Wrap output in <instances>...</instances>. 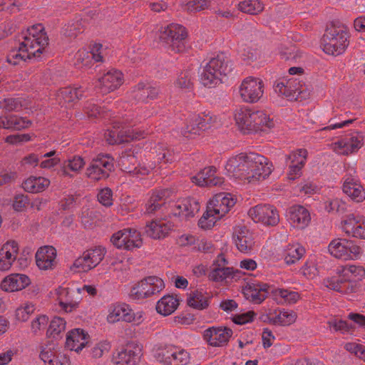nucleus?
<instances>
[{
    "instance_id": "69168bd1",
    "label": "nucleus",
    "mask_w": 365,
    "mask_h": 365,
    "mask_svg": "<svg viewBox=\"0 0 365 365\" xmlns=\"http://www.w3.org/2000/svg\"><path fill=\"white\" fill-rule=\"evenodd\" d=\"M35 310L33 304H26L23 307L18 308L16 311V317L19 321L26 322L29 319L30 314Z\"/></svg>"
},
{
    "instance_id": "774afa93",
    "label": "nucleus",
    "mask_w": 365,
    "mask_h": 365,
    "mask_svg": "<svg viewBox=\"0 0 365 365\" xmlns=\"http://www.w3.org/2000/svg\"><path fill=\"white\" fill-rule=\"evenodd\" d=\"M29 203V200L27 195L20 194L14 197L13 202V207L16 211H21Z\"/></svg>"
},
{
    "instance_id": "7c9ffc66",
    "label": "nucleus",
    "mask_w": 365,
    "mask_h": 365,
    "mask_svg": "<svg viewBox=\"0 0 365 365\" xmlns=\"http://www.w3.org/2000/svg\"><path fill=\"white\" fill-rule=\"evenodd\" d=\"M105 138L110 145L121 144L133 140L136 138V133L133 128H123L120 131L107 130Z\"/></svg>"
},
{
    "instance_id": "c756f323",
    "label": "nucleus",
    "mask_w": 365,
    "mask_h": 365,
    "mask_svg": "<svg viewBox=\"0 0 365 365\" xmlns=\"http://www.w3.org/2000/svg\"><path fill=\"white\" fill-rule=\"evenodd\" d=\"M342 190L356 202H361L365 200V189L357 180L351 177L345 179L342 185Z\"/></svg>"
},
{
    "instance_id": "052dcab7",
    "label": "nucleus",
    "mask_w": 365,
    "mask_h": 365,
    "mask_svg": "<svg viewBox=\"0 0 365 365\" xmlns=\"http://www.w3.org/2000/svg\"><path fill=\"white\" fill-rule=\"evenodd\" d=\"M245 294L257 304L261 303L267 298L265 293L258 290V287H252V284H250L249 287L245 289Z\"/></svg>"
},
{
    "instance_id": "0eeeda50",
    "label": "nucleus",
    "mask_w": 365,
    "mask_h": 365,
    "mask_svg": "<svg viewBox=\"0 0 365 365\" xmlns=\"http://www.w3.org/2000/svg\"><path fill=\"white\" fill-rule=\"evenodd\" d=\"M173 192L174 190L169 188L154 191L145 205V214H154L161 210L164 212V217H161L164 220H168L171 215H184L185 217V211H184L182 206V200L174 205L175 207L178 210V212L175 210L169 211V208L171 206L170 203H168L167 200L171 197Z\"/></svg>"
},
{
    "instance_id": "2f4dec72",
    "label": "nucleus",
    "mask_w": 365,
    "mask_h": 365,
    "mask_svg": "<svg viewBox=\"0 0 365 365\" xmlns=\"http://www.w3.org/2000/svg\"><path fill=\"white\" fill-rule=\"evenodd\" d=\"M56 294L60 307L66 312H71L78 307V303L73 300L68 288L59 287Z\"/></svg>"
},
{
    "instance_id": "ea45409f",
    "label": "nucleus",
    "mask_w": 365,
    "mask_h": 365,
    "mask_svg": "<svg viewBox=\"0 0 365 365\" xmlns=\"http://www.w3.org/2000/svg\"><path fill=\"white\" fill-rule=\"evenodd\" d=\"M187 304L194 309L202 310L208 307V298L202 292H191L187 299Z\"/></svg>"
},
{
    "instance_id": "393cba45",
    "label": "nucleus",
    "mask_w": 365,
    "mask_h": 365,
    "mask_svg": "<svg viewBox=\"0 0 365 365\" xmlns=\"http://www.w3.org/2000/svg\"><path fill=\"white\" fill-rule=\"evenodd\" d=\"M287 217L292 226L299 229L305 228L311 220L309 211L301 205H294L289 207Z\"/></svg>"
},
{
    "instance_id": "e433bc0d",
    "label": "nucleus",
    "mask_w": 365,
    "mask_h": 365,
    "mask_svg": "<svg viewBox=\"0 0 365 365\" xmlns=\"http://www.w3.org/2000/svg\"><path fill=\"white\" fill-rule=\"evenodd\" d=\"M305 253V249L299 244L289 245L284 250V262L290 265L299 261Z\"/></svg>"
},
{
    "instance_id": "6ab92c4d",
    "label": "nucleus",
    "mask_w": 365,
    "mask_h": 365,
    "mask_svg": "<svg viewBox=\"0 0 365 365\" xmlns=\"http://www.w3.org/2000/svg\"><path fill=\"white\" fill-rule=\"evenodd\" d=\"M136 241V230L134 228L123 229L110 237V242L115 247L126 250H132L137 247Z\"/></svg>"
},
{
    "instance_id": "4c0bfd02",
    "label": "nucleus",
    "mask_w": 365,
    "mask_h": 365,
    "mask_svg": "<svg viewBox=\"0 0 365 365\" xmlns=\"http://www.w3.org/2000/svg\"><path fill=\"white\" fill-rule=\"evenodd\" d=\"M137 158L135 155V148H127L120 156V164L124 171L127 173L134 172L137 167Z\"/></svg>"
},
{
    "instance_id": "ddd939ff",
    "label": "nucleus",
    "mask_w": 365,
    "mask_h": 365,
    "mask_svg": "<svg viewBox=\"0 0 365 365\" xmlns=\"http://www.w3.org/2000/svg\"><path fill=\"white\" fill-rule=\"evenodd\" d=\"M156 358L164 365H187L190 362V354L184 349L168 346L158 349Z\"/></svg>"
},
{
    "instance_id": "bf43d9fd",
    "label": "nucleus",
    "mask_w": 365,
    "mask_h": 365,
    "mask_svg": "<svg viewBox=\"0 0 365 365\" xmlns=\"http://www.w3.org/2000/svg\"><path fill=\"white\" fill-rule=\"evenodd\" d=\"M301 93L299 88L297 87L296 80H289L286 82L284 93H282V96L292 100L297 99Z\"/></svg>"
},
{
    "instance_id": "de8ad7c7",
    "label": "nucleus",
    "mask_w": 365,
    "mask_h": 365,
    "mask_svg": "<svg viewBox=\"0 0 365 365\" xmlns=\"http://www.w3.org/2000/svg\"><path fill=\"white\" fill-rule=\"evenodd\" d=\"M195 115H196V114L190 115L186 119L185 126L181 129L182 135L187 138H190L192 135H200L201 133L200 125L194 122Z\"/></svg>"
},
{
    "instance_id": "5701e85b",
    "label": "nucleus",
    "mask_w": 365,
    "mask_h": 365,
    "mask_svg": "<svg viewBox=\"0 0 365 365\" xmlns=\"http://www.w3.org/2000/svg\"><path fill=\"white\" fill-rule=\"evenodd\" d=\"M18 252L19 245L16 241L6 242L0 250V270H9L16 260Z\"/></svg>"
},
{
    "instance_id": "20e7f679",
    "label": "nucleus",
    "mask_w": 365,
    "mask_h": 365,
    "mask_svg": "<svg viewBox=\"0 0 365 365\" xmlns=\"http://www.w3.org/2000/svg\"><path fill=\"white\" fill-rule=\"evenodd\" d=\"M232 64L229 58L221 53L212 58L206 63L200 73V82L207 88H214L222 83L225 77L232 71Z\"/></svg>"
},
{
    "instance_id": "37998d69",
    "label": "nucleus",
    "mask_w": 365,
    "mask_h": 365,
    "mask_svg": "<svg viewBox=\"0 0 365 365\" xmlns=\"http://www.w3.org/2000/svg\"><path fill=\"white\" fill-rule=\"evenodd\" d=\"M113 361L119 365H135V353L133 350L123 349L113 356Z\"/></svg>"
},
{
    "instance_id": "8fccbe9b",
    "label": "nucleus",
    "mask_w": 365,
    "mask_h": 365,
    "mask_svg": "<svg viewBox=\"0 0 365 365\" xmlns=\"http://www.w3.org/2000/svg\"><path fill=\"white\" fill-rule=\"evenodd\" d=\"M111 349L109 341L105 340L96 343L90 350V356L93 359H98L108 354Z\"/></svg>"
},
{
    "instance_id": "49530a36",
    "label": "nucleus",
    "mask_w": 365,
    "mask_h": 365,
    "mask_svg": "<svg viewBox=\"0 0 365 365\" xmlns=\"http://www.w3.org/2000/svg\"><path fill=\"white\" fill-rule=\"evenodd\" d=\"M327 324L331 330L341 334L349 333L354 329V325L352 323H349L346 321L338 318L328 321Z\"/></svg>"
},
{
    "instance_id": "a18cd8bd",
    "label": "nucleus",
    "mask_w": 365,
    "mask_h": 365,
    "mask_svg": "<svg viewBox=\"0 0 365 365\" xmlns=\"http://www.w3.org/2000/svg\"><path fill=\"white\" fill-rule=\"evenodd\" d=\"M297 314L294 311H279V313L274 317L272 324L281 326H289L295 322Z\"/></svg>"
},
{
    "instance_id": "9b49d317",
    "label": "nucleus",
    "mask_w": 365,
    "mask_h": 365,
    "mask_svg": "<svg viewBox=\"0 0 365 365\" xmlns=\"http://www.w3.org/2000/svg\"><path fill=\"white\" fill-rule=\"evenodd\" d=\"M106 250L96 246L83 252L73 262L71 269L78 272H87L97 267L103 259Z\"/></svg>"
},
{
    "instance_id": "a211bd4d",
    "label": "nucleus",
    "mask_w": 365,
    "mask_h": 365,
    "mask_svg": "<svg viewBox=\"0 0 365 365\" xmlns=\"http://www.w3.org/2000/svg\"><path fill=\"white\" fill-rule=\"evenodd\" d=\"M232 330L226 327H212L203 332V339L212 346L226 345L232 335Z\"/></svg>"
},
{
    "instance_id": "4be33fe9",
    "label": "nucleus",
    "mask_w": 365,
    "mask_h": 365,
    "mask_svg": "<svg viewBox=\"0 0 365 365\" xmlns=\"http://www.w3.org/2000/svg\"><path fill=\"white\" fill-rule=\"evenodd\" d=\"M165 287L163 280L156 276H149L138 282V299L147 298L159 293Z\"/></svg>"
},
{
    "instance_id": "7ed1b4c3",
    "label": "nucleus",
    "mask_w": 365,
    "mask_h": 365,
    "mask_svg": "<svg viewBox=\"0 0 365 365\" xmlns=\"http://www.w3.org/2000/svg\"><path fill=\"white\" fill-rule=\"evenodd\" d=\"M365 277V269L361 266L349 265L342 269L341 273L324 280V284L329 289L341 294L356 292L359 282Z\"/></svg>"
},
{
    "instance_id": "473e14b6",
    "label": "nucleus",
    "mask_w": 365,
    "mask_h": 365,
    "mask_svg": "<svg viewBox=\"0 0 365 365\" xmlns=\"http://www.w3.org/2000/svg\"><path fill=\"white\" fill-rule=\"evenodd\" d=\"M86 163L84 159L79 156L75 155L72 158L65 160L61 166L59 173L64 177L72 178L71 175L68 170L75 173H79L84 167Z\"/></svg>"
},
{
    "instance_id": "5fc2aeb1",
    "label": "nucleus",
    "mask_w": 365,
    "mask_h": 365,
    "mask_svg": "<svg viewBox=\"0 0 365 365\" xmlns=\"http://www.w3.org/2000/svg\"><path fill=\"white\" fill-rule=\"evenodd\" d=\"M22 102L21 98H8L0 101V108L7 112L19 110L22 108Z\"/></svg>"
},
{
    "instance_id": "2eb2a0df",
    "label": "nucleus",
    "mask_w": 365,
    "mask_h": 365,
    "mask_svg": "<svg viewBox=\"0 0 365 365\" xmlns=\"http://www.w3.org/2000/svg\"><path fill=\"white\" fill-rule=\"evenodd\" d=\"M239 93L243 101L250 103H256L263 96L264 83L259 79L248 77L242 82Z\"/></svg>"
},
{
    "instance_id": "79ce46f5",
    "label": "nucleus",
    "mask_w": 365,
    "mask_h": 365,
    "mask_svg": "<svg viewBox=\"0 0 365 365\" xmlns=\"http://www.w3.org/2000/svg\"><path fill=\"white\" fill-rule=\"evenodd\" d=\"M238 9L244 13L257 15L263 11L264 5L259 0H245L240 2Z\"/></svg>"
},
{
    "instance_id": "13d9d810",
    "label": "nucleus",
    "mask_w": 365,
    "mask_h": 365,
    "mask_svg": "<svg viewBox=\"0 0 365 365\" xmlns=\"http://www.w3.org/2000/svg\"><path fill=\"white\" fill-rule=\"evenodd\" d=\"M307 155V151L305 149H299L287 155V160H290L291 165L304 166Z\"/></svg>"
},
{
    "instance_id": "1a4fd4ad",
    "label": "nucleus",
    "mask_w": 365,
    "mask_h": 365,
    "mask_svg": "<svg viewBox=\"0 0 365 365\" xmlns=\"http://www.w3.org/2000/svg\"><path fill=\"white\" fill-rule=\"evenodd\" d=\"M186 29L180 24H171L162 29L160 41L175 53L183 52L185 49Z\"/></svg>"
},
{
    "instance_id": "6e6552de",
    "label": "nucleus",
    "mask_w": 365,
    "mask_h": 365,
    "mask_svg": "<svg viewBox=\"0 0 365 365\" xmlns=\"http://www.w3.org/2000/svg\"><path fill=\"white\" fill-rule=\"evenodd\" d=\"M28 35L24 36V41L20 43V51H28L29 55L40 56L48 44V37L44 31V27L38 24L32 26L27 30Z\"/></svg>"
},
{
    "instance_id": "bb28decb",
    "label": "nucleus",
    "mask_w": 365,
    "mask_h": 365,
    "mask_svg": "<svg viewBox=\"0 0 365 365\" xmlns=\"http://www.w3.org/2000/svg\"><path fill=\"white\" fill-rule=\"evenodd\" d=\"M89 335L83 329H74L70 331L66 336V346L70 350L79 352L88 344Z\"/></svg>"
},
{
    "instance_id": "680f3d73",
    "label": "nucleus",
    "mask_w": 365,
    "mask_h": 365,
    "mask_svg": "<svg viewBox=\"0 0 365 365\" xmlns=\"http://www.w3.org/2000/svg\"><path fill=\"white\" fill-rule=\"evenodd\" d=\"M175 86L182 89L192 88V82L190 72L189 71L181 72L175 81Z\"/></svg>"
},
{
    "instance_id": "423d86ee",
    "label": "nucleus",
    "mask_w": 365,
    "mask_h": 365,
    "mask_svg": "<svg viewBox=\"0 0 365 365\" xmlns=\"http://www.w3.org/2000/svg\"><path fill=\"white\" fill-rule=\"evenodd\" d=\"M235 200L230 193L216 194L207 205V210L199 220L203 229H210L215 221L225 216L235 204Z\"/></svg>"
},
{
    "instance_id": "864d4df0",
    "label": "nucleus",
    "mask_w": 365,
    "mask_h": 365,
    "mask_svg": "<svg viewBox=\"0 0 365 365\" xmlns=\"http://www.w3.org/2000/svg\"><path fill=\"white\" fill-rule=\"evenodd\" d=\"M363 219L360 216H355L354 214H350L346 216V218L343 220V230L348 235H350L354 231L357 225H361Z\"/></svg>"
},
{
    "instance_id": "f3484780",
    "label": "nucleus",
    "mask_w": 365,
    "mask_h": 365,
    "mask_svg": "<svg viewBox=\"0 0 365 365\" xmlns=\"http://www.w3.org/2000/svg\"><path fill=\"white\" fill-rule=\"evenodd\" d=\"M160 213H158L156 217L148 224L145 227V232L150 237L155 240H161L168 236L169 233L173 228V224L170 221H166L161 218L164 217V212L160 210Z\"/></svg>"
},
{
    "instance_id": "aec40b11",
    "label": "nucleus",
    "mask_w": 365,
    "mask_h": 365,
    "mask_svg": "<svg viewBox=\"0 0 365 365\" xmlns=\"http://www.w3.org/2000/svg\"><path fill=\"white\" fill-rule=\"evenodd\" d=\"M102 45L95 43L91 51L80 49L76 54L75 64L78 67L90 68L93 62H102Z\"/></svg>"
},
{
    "instance_id": "a19ab883",
    "label": "nucleus",
    "mask_w": 365,
    "mask_h": 365,
    "mask_svg": "<svg viewBox=\"0 0 365 365\" xmlns=\"http://www.w3.org/2000/svg\"><path fill=\"white\" fill-rule=\"evenodd\" d=\"M362 137L357 134L351 136L349 139H341L336 142L335 145L339 148H346V153L348 152L354 153L362 146Z\"/></svg>"
},
{
    "instance_id": "603ef678",
    "label": "nucleus",
    "mask_w": 365,
    "mask_h": 365,
    "mask_svg": "<svg viewBox=\"0 0 365 365\" xmlns=\"http://www.w3.org/2000/svg\"><path fill=\"white\" fill-rule=\"evenodd\" d=\"M215 173V168H205L192 178V182L199 186H205L207 181H208V180H210Z\"/></svg>"
},
{
    "instance_id": "f03ea898",
    "label": "nucleus",
    "mask_w": 365,
    "mask_h": 365,
    "mask_svg": "<svg viewBox=\"0 0 365 365\" xmlns=\"http://www.w3.org/2000/svg\"><path fill=\"white\" fill-rule=\"evenodd\" d=\"M235 120L244 134L265 131L274 126V123L263 110H252L247 107L236 109Z\"/></svg>"
},
{
    "instance_id": "f8f14e48",
    "label": "nucleus",
    "mask_w": 365,
    "mask_h": 365,
    "mask_svg": "<svg viewBox=\"0 0 365 365\" xmlns=\"http://www.w3.org/2000/svg\"><path fill=\"white\" fill-rule=\"evenodd\" d=\"M113 161L110 155L99 154L86 168V176L94 181L106 179L113 170Z\"/></svg>"
},
{
    "instance_id": "6e6d98bb",
    "label": "nucleus",
    "mask_w": 365,
    "mask_h": 365,
    "mask_svg": "<svg viewBox=\"0 0 365 365\" xmlns=\"http://www.w3.org/2000/svg\"><path fill=\"white\" fill-rule=\"evenodd\" d=\"M36 57L37 56H34L33 55H29L28 51H20L19 46L18 51H11L7 56V62L13 65H16L20 60L25 61L26 59H31L32 58Z\"/></svg>"
},
{
    "instance_id": "39448f33",
    "label": "nucleus",
    "mask_w": 365,
    "mask_h": 365,
    "mask_svg": "<svg viewBox=\"0 0 365 365\" xmlns=\"http://www.w3.org/2000/svg\"><path fill=\"white\" fill-rule=\"evenodd\" d=\"M347 27L339 21L331 22L323 36V50L329 55L339 56L349 46Z\"/></svg>"
},
{
    "instance_id": "f257e3e1",
    "label": "nucleus",
    "mask_w": 365,
    "mask_h": 365,
    "mask_svg": "<svg viewBox=\"0 0 365 365\" xmlns=\"http://www.w3.org/2000/svg\"><path fill=\"white\" fill-rule=\"evenodd\" d=\"M272 165H269L267 159L255 153H240L230 158L225 169L236 178L252 180L265 179L272 173Z\"/></svg>"
},
{
    "instance_id": "9d476101",
    "label": "nucleus",
    "mask_w": 365,
    "mask_h": 365,
    "mask_svg": "<svg viewBox=\"0 0 365 365\" xmlns=\"http://www.w3.org/2000/svg\"><path fill=\"white\" fill-rule=\"evenodd\" d=\"M151 143H146L145 148H140V157L141 163L138 165V175H148L157 163H161L165 158V146L158 145L153 148Z\"/></svg>"
},
{
    "instance_id": "412c9836",
    "label": "nucleus",
    "mask_w": 365,
    "mask_h": 365,
    "mask_svg": "<svg viewBox=\"0 0 365 365\" xmlns=\"http://www.w3.org/2000/svg\"><path fill=\"white\" fill-rule=\"evenodd\" d=\"M123 81V73L118 70L112 69L98 79V87L102 94H107L119 88Z\"/></svg>"
},
{
    "instance_id": "4d7b16f0",
    "label": "nucleus",
    "mask_w": 365,
    "mask_h": 365,
    "mask_svg": "<svg viewBox=\"0 0 365 365\" xmlns=\"http://www.w3.org/2000/svg\"><path fill=\"white\" fill-rule=\"evenodd\" d=\"M182 206L186 217H193L195 213L199 212L200 207L199 202L195 198L191 197L183 199Z\"/></svg>"
},
{
    "instance_id": "cd10ccee",
    "label": "nucleus",
    "mask_w": 365,
    "mask_h": 365,
    "mask_svg": "<svg viewBox=\"0 0 365 365\" xmlns=\"http://www.w3.org/2000/svg\"><path fill=\"white\" fill-rule=\"evenodd\" d=\"M56 257V251L53 247H41L36 253V265L41 269H51L54 265Z\"/></svg>"
},
{
    "instance_id": "72a5a7b5",
    "label": "nucleus",
    "mask_w": 365,
    "mask_h": 365,
    "mask_svg": "<svg viewBox=\"0 0 365 365\" xmlns=\"http://www.w3.org/2000/svg\"><path fill=\"white\" fill-rule=\"evenodd\" d=\"M179 305V301L173 295H165L157 303V312L163 315L168 316L173 313Z\"/></svg>"
},
{
    "instance_id": "dca6fc26",
    "label": "nucleus",
    "mask_w": 365,
    "mask_h": 365,
    "mask_svg": "<svg viewBox=\"0 0 365 365\" xmlns=\"http://www.w3.org/2000/svg\"><path fill=\"white\" fill-rule=\"evenodd\" d=\"M249 215L256 222L274 226L279 222V215L275 207L270 205H257L249 210Z\"/></svg>"
},
{
    "instance_id": "4468645a",
    "label": "nucleus",
    "mask_w": 365,
    "mask_h": 365,
    "mask_svg": "<svg viewBox=\"0 0 365 365\" xmlns=\"http://www.w3.org/2000/svg\"><path fill=\"white\" fill-rule=\"evenodd\" d=\"M328 248L331 255L344 260L357 258L361 252L360 247L346 239L333 240Z\"/></svg>"
},
{
    "instance_id": "c9c22d12",
    "label": "nucleus",
    "mask_w": 365,
    "mask_h": 365,
    "mask_svg": "<svg viewBox=\"0 0 365 365\" xmlns=\"http://www.w3.org/2000/svg\"><path fill=\"white\" fill-rule=\"evenodd\" d=\"M234 238L236 246L240 252H247L252 250L254 242L245 227L240 229Z\"/></svg>"
},
{
    "instance_id": "58836bf2",
    "label": "nucleus",
    "mask_w": 365,
    "mask_h": 365,
    "mask_svg": "<svg viewBox=\"0 0 365 365\" xmlns=\"http://www.w3.org/2000/svg\"><path fill=\"white\" fill-rule=\"evenodd\" d=\"M159 89L149 83H138V101L148 103L150 100L157 98Z\"/></svg>"
},
{
    "instance_id": "b1692460",
    "label": "nucleus",
    "mask_w": 365,
    "mask_h": 365,
    "mask_svg": "<svg viewBox=\"0 0 365 365\" xmlns=\"http://www.w3.org/2000/svg\"><path fill=\"white\" fill-rule=\"evenodd\" d=\"M135 318L133 309L126 304H116L110 307L107 317L108 323H115L120 321L131 322Z\"/></svg>"
},
{
    "instance_id": "c85d7f7f",
    "label": "nucleus",
    "mask_w": 365,
    "mask_h": 365,
    "mask_svg": "<svg viewBox=\"0 0 365 365\" xmlns=\"http://www.w3.org/2000/svg\"><path fill=\"white\" fill-rule=\"evenodd\" d=\"M30 284L29 278L21 274H13L5 277L1 287L6 292H15L24 289Z\"/></svg>"
},
{
    "instance_id": "3c124183",
    "label": "nucleus",
    "mask_w": 365,
    "mask_h": 365,
    "mask_svg": "<svg viewBox=\"0 0 365 365\" xmlns=\"http://www.w3.org/2000/svg\"><path fill=\"white\" fill-rule=\"evenodd\" d=\"M232 269L230 267H213L212 271L208 274V278L213 282H222L232 275Z\"/></svg>"
},
{
    "instance_id": "0e129e2a",
    "label": "nucleus",
    "mask_w": 365,
    "mask_h": 365,
    "mask_svg": "<svg viewBox=\"0 0 365 365\" xmlns=\"http://www.w3.org/2000/svg\"><path fill=\"white\" fill-rule=\"evenodd\" d=\"M11 130H21L31 126V121L26 118L16 115H11Z\"/></svg>"
},
{
    "instance_id": "a878e982",
    "label": "nucleus",
    "mask_w": 365,
    "mask_h": 365,
    "mask_svg": "<svg viewBox=\"0 0 365 365\" xmlns=\"http://www.w3.org/2000/svg\"><path fill=\"white\" fill-rule=\"evenodd\" d=\"M83 90L81 87H66L58 90L56 94V101L61 106L66 108L73 106V104L80 100L83 96Z\"/></svg>"
},
{
    "instance_id": "c03bdc74",
    "label": "nucleus",
    "mask_w": 365,
    "mask_h": 365,
    "mask_svg": "<svg viewBox=\"0 0 365 365\" xmlns=\"http://www.w3.org/2000/svg\"><path fill=\"white\" fill-rule=\"evenodd\" d=\"M210 6L209 0H190L181 3L182 9L189 13H196L207 9Z\"/></svg>"
},
{
    "instance_id": "338daca9",
    "label": "nucleus",
    "mask_w": 365,
    "mask_h": 365,
    "mask_svg": "<svg viewBox=\"0 0 365 365\" xmlns=\"http://www.w3.org/2000/svg\"><path fill=\"white\" fill-rule=\"evenodd\" d=\"M255 315L256 314L254 311H248L246 313L236 314L232 318V321L237 324H245L246 323L252 322Z\"/></svg>"
},
{
    "instance_id": "f704fd0d",
    "label": "nucleus",
    "mask_w": 365,
    "mask_h": 365,
    "mask_svg": "<svg viewBox=\"0 0 365 365\" xmlns=\"http://www.w3.org/2000/svg\"><path fill=\"white\" fill-rule=\"evenodd\" d=\"M49 184V180L45 178L30 177L24 181L22 187L26 192L36 193L44 190Z\"/></svg>"
},
{
    "instance_id": "e2e57ef3",
    "label": "nucleus",
    "mask_w": 365,
    "mask_h": 365,
    "mask_svg": "<svg viewBox=\"0 0 365 365\" xmlns=\"http://www.w3.org/2000/svg\"><path fill=\"white\" fill-rule=\"evenodd\" d=\"M98 202L105 207L113 205V191L109 187L101 189L97 195Z\"/></svg>"
},
{
    "instance_id": "09e8293b",
    "label": "nucleus",
    "mask_w": 365,
    "mask_h": 365,
    "mask_svg": "<svg viewBox=\"0 0 365 365\" xmlns=\"http://www.w3.org/2000/svg\"><path fill=\"white\" fill-rule=\"evenodd\" d=\"M66 329V321L61 317H54L50 322L47 330L49 337L56 338Z\"/></svg>"
}]
</instances>
